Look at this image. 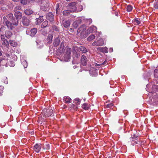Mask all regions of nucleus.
<instances>
[{
	"mask_svg": "<svg viewBox=\"0 0 158 158\" xmlns=\"http://www.w3.org/2000/svg\"><path fill=\"white\" fill-rule=\"evenodd\" d=\"M86 27L84 25H82L77 31V34L80 33V35L82 38H85L88 35L85 31Z\"/></svg>",
	"mask_w": 158,
	"mask_h": 158,
	"instance_id": "nucleus-1",
	"label": "nucleus"
},
{
	"mask_svg": "<svg viewBox=\"0 0 158 158\" xmlns=\"http://www.w3.org/2000/svg\"><path fill=\"white\" fill-rule=\"evenodd\" d=\"M0 39L2 45L8 48L9 45L7 40L5 39L3 34H2L1 35Z\"/></svg>",
	"mask_w": 158,
	"mask_h": 158,
	"instance_id": "nucleus-2",
	"label": "nucleus"
},
{
	"mask_svg": "<svg viewBox=\"0 0 158 158\" xmlns=\"http://www.w3.org/2000/svg\"><path fill=\"white\" fill-rule=\"evenodd\" d=\"M42 113L45 117H49L52 115V109H44L43 110Z\"/></svg>",
	"mask_w": 158,
	"mask_h": 158,
	"instance_id": "nucleus-3",
	"label": "nucleus"
},
{
	"mask_svg": "<svg viewBox=\"0 0 158 158\" xmlns=\"http://www.w3.org/2000/svg\"><path fill=\"white\" fill-rule=\"evenodd\" d=\"M3 19V23L4 24H5L9 29L12 30L13 29V26L12 23L10 22L7 19V18L6 16H4Z\"/></svg>",
	"mask_w": 158,
	"mask_h": 158,
	"instance_id": "nucleus-4",
	"label": "nucleus"
},
{
	"mask_svg": "<svg viewBox=\"0 0 158 158\" xmlns=\"http://www.w3.org/2000/svg\"><path fill=\"white\" fill-rule=\"evenodd\" d=\"M41 9L44 10H46V8L48 6V1L47 0H43L41 2Z\"/></svg>",
	"mask_w": 158,
	"mask_h": 158,
	"instance_id": "nucleus-5",
	"label": "nucleus"
},
{
	"mask_svg": "<svg viewBox=\"0 0 158 158\" xmlns=\"http://www.w3.org/2000/svg\"><path fill=\"white\" fill-rule=\"evenodd\" d=\"M22 22L23 25L25 26H28L30 23V21L25 16L22 17Z\"/></svg>",
	"mask_w": 158,
	"mask_h": 158,
	"instance_id": "nucleus-6",
	"label": "nucleus"
},
{
	"mask_svg": "<svg viewBox=\"0 0 158 158\" xmlns=\"http://www.w3.org/2000/svg\"><path fill=\"white\" fill-rule=\"evenodd\" d=\"M88 60L86 56L84 55H82L81 59V63L83 66L86 65L87 64Z\"/></svg>",
	"mask_w": 158,
	"mask_h": 158,
	"instance_id": "nucleus-7",
	"label": "nucleus"
},
{
	"mask_svg": "<svg viewBox=\"0 0 158 158\" xmlns=\"http://www.w3.org/2000/svg\"><path fill=\"white\" fill-rule=\"evenodd\" d=\"M37 32V30L35 28H33L31 29L30 31H26V33L27 34L30 35L31 36H34Z\"/></svg>",
	"mask_w": 158,
	"mask_h": 158,
	"instance_id": "nucleus-8",
	"label": "nucleus"
},
{
	"mask_svg": "<svg viewBox=\"0 0 158 158\" xmlns=\"http://www.w3.org/2000/svg\"><path fill=\"white\" fill-rule=\"evenodd\" d=\"M104 44V41L102 39L94 42L92 45L93 46H102Z\"/></svg>",
	"mask_w": 158,
	"mask_h": 158,
	"instance_id": "nucleus-9",
	"label": "nucleus"
},
{
	"mask_svg": "<svg viewBox=\"0 0 158 158\" xmlns=\"http://www.w3.org/2000/svg\"><path fill=\"white\" fill-rule=\"evenodd\" d=\"M137 137L135 135H133V136H132L130 138L131 143L132 145H135V144L138 143L139 142L138 140L136 139Z\"/></svg>",
	"mask_w": 158,
	"mask_h": 158,
	"instance_id": "nucleus-10",
	"label": "nucleus"
},
{
	"mask_svg": "<svg viewBox=\"0 0 158 158\" xmlns=\"http://www.w3.org/2000/svg\"><path fill=\"white\" fill-rule=\"evenodd\" d=\"M41 144L40 143H36L33 147V149L36 152H39L41 148Z\"/></svg>",
	"mask_w": 158,
	"mask_h": 158,
	"instance_id": "nucleus-11",
	"label": "nucleus"
},
{
	"mask_svg": "<svg viewBox=\"0 0 158 158\" xmlns=\"http://www.w3.org/2000/svg\"><path fill=\"white\" fill-rule=\"evenodd\" d=\"M71 52V49L69 48H66V53L65 55H67V58L66 60L68 61L70 58V54Z\"/></svg>",
	"mask_w": 158,
	"mask_h": 158,
	"instance_id": "nucleus-12",
	"label": "nucleus"
},
{
	"mask_svg": "<svg viewBox=\"0 0 158 158\" xmlns=\"http://www.w3.org/2000/svg\"><path fill=\"white\" fill-rule=\"evenodd\" d=\"M97 31V27L94 26H92L89 27L87 30V33L88 35L92 32H94Z\"/></svg>",
	"mask_w": 158,
	"mask_h": 158,
	"instance_id": "nucleus-13",
	"label": "nucleus"
},
{
	"mask_svg": "<svg viewBox=\"0 0 158 158\" xmlns=\"http://www.w3.org/2000/svg\"><path fill=\"white\" fill-rule=\"evenodd\" d=\"M75 5L76 3L75 2H72L70 4L69 6L70 9V10L71 12L76 11L77 10V7Z\"/></svg>",
	"mask_w": 158,
	"mask_h": 158,
	"instance_id": "nucleus-14",
	"label": "nucleus"
},
{
	"mask_svg": "<svg viewBox=\"0 0 158 158\" xmlns=\"http://www.w3.org/2000/svg\"><path fill=\"white\" fill-rule=\"evenodd\" d=\"M54 18V16L52 13L51 12L48 13L47 15L46 18L51 22L53 21Z\"/></svg>",
	"mask_w": 158,
	"mask_h": 158,
	"instance_id": "nucleus-15",
	"label": "nucleus"
},
{
	"mask_svg": "<svg viewBox=\"0 0 158 158\" xmlns=\"http://www.w3.org/2000/svg\"><path fill=\"white\" fill-rule=\"evenodd\" d=\"M62 24L63 26L65 28H67L69 26L70 24V21L69 20H63L62 21Z\"/></svg>",
	"mask_w": 158,
	"mask_h": 158,
	"instance_id": "nucleus-16",
	"label": "nucleus"
},
{
	"mask_svg": "<svg viewBox=\"0 0 158 158\" xmlns=\"http://www.w3.org/2000/svg\"><path fill=\"white\" fill-rule=\"evenodd\" d=\"M15 15L17 19H20L22 17V13L19 11L15 12Z\"/></svg>",
	"mask_w": 158,
	"mask_h": 158,
	"instance_id": "nucleus-17",
	"label": "nucleus"
},
{
	"mask_svg": "<svg viewBox=\"0 0 158 158\" xmlns=\"http://www.w3.org/2000/svg\"><path fill=\"white\" fill-rule=\"evenodd\" d=\"M60 42V38L58 37L54 40L53 44L54 46L57 47L59 45Z\"/></svg>",
	"mask_w": 158,
	"mask_h": 158,
	"instance_id": "nucleus-18",
	"label": "nucleus"
},
{
	"mask_svg": "<svg viewBox=\"0 0 158 158\" xmlns=\"http://www.w3.org/2000/svg\"><path fill=\"white\" fill-rule=\"evenodd\" d=\"M12 34L11 32L9 31H7L5 32V35L7 38L9 39L11 37Z\"/></svg>",
	"mask_w": 158,
	"mask_h": 158,
	"instance_id": "nucleus-19",
	"label": "nucleus"
},
{
	"mask_svg": "<svg viewBox=\"0 0 158 158\" xmlns=\"http://www.w3.org/2000/svg\"><path fill=\"white\" fill-rule=\"evenodd\" d=\"M53 36V35L52 34H49L47 39V41H48V43L49 44H50L52 43Z\"/></svg>",
	"mask_w": 158,
	"mask_h": 158,
	"instance_id": "nucleus-20",
	"label": "nucleus"
},
{
	"mask_svg": "<svg viewBox=\"0 0 158 158\" xmlns=\"http://www.w3.org/2000/svg\"><path fill=\"white\" fill-rule=\"evenodd\" d=\"M151 93H154L158 90V86L156 85H154L152 86V88Z\"/></svg>",
	"mask_w": 158,
	"mask_h": 158,
	"instance_id": "nucleus-21",
	"label": "nucleus"
},
{
	"mask_svg": "<svg viewBox=\"0 0 158 158\" xmlns=\"http://www.w3.org/2000/svg\"><path fill=\"white\" fill-rule=\"evenodd\" d=\"M25 14L28 15H30L33 13V11L29 9H26L24 10Z\"/></svg>",
	"mask_w": 158,
	"mask_h": 158,
	"instance_id": "nucleus-22",
	"label": "nucleus"
},
{
	"mask_svg": "<svg viewBox=\"0 0 158 158\" xmlns=\"http://www.w3.org/2000/svg\"><path fill=\"white\" fill-rule=\"evenodd\" d=\"M7 60H6V59H0V64L2 65H4V64L6 63V64L5 65V66L6 67H7V66L6 63H7Z\"/></svg>",
	"mask_w": 158,
	"mask_h": 158,
	"instance_id": "nucleus-23",
	"label": "nucleus"
},
{
	"mask_svg": "<svg viewBox=\"0 0 158 158\" xmlns=\"http://www.w3.org/2000/svg\"><path fill=\"white\" fill-rule=\"evenodd\" d=\"M12 24L13 25L17 26L18 24V19H15V18H13L12 20Z\"/></svg>",
	"mask_w": 158,
	"mask_h": 158,
	"instance_id": "nucleus-24",
	"label": "nucleus"
},
{
	"mask_svg": "<svg viewBox=\"0 0 158 158\" xmlns=\"http://www.w3.org/2000/svg\"><path fill=\"white\" fill-rule=\"evenodd\" d=\"M71 12L70 10H64L63 12V14L65 16H67Z\"/></svg>",
	"mask_w": 158,
	"mask_h": 158,
	"instance_id": "nucleus-25",
	"label": "nucleus"
},
{
	"mask_svg": "<svg viewBox=\"0 0 158 158\" xmlns=\"http://www.w3.org/2000/svg\"><path fill=\"white\" fill-rule=\"evenodd\" d=\"M9 44L11 46L14 47H15L17 46V43L13 40H10Z\"/></svg>",
	"mask_w": 158,
	"mask_h": 158,
	"instance_id": "nucleus-26",
	"label": "nucleus"
},
{
	"mask_svg": "<svg viewBox=\"0 0 158 158\" xmlns=\"http://www.w3.org/2000/svg\"><path fill=\"white\" fill-rule=\"evenodd\" d=\"M63 100L66 103H69L71 99L68 97H64L63 98Z\"/></svg>",
	"mask_w": 158,
	"mask_h": 158,
	"instance_id": "nucleus-27",
	"label": "nucleus"
},
{
	"mask_svg": "<svg viewBox=\"0 0 158 158\" xmlns=\"http://www.w3.org/2000/svg\"><path fill=\"white\" fill-rule=\"evenodd\" d=\"M82 108L85 110H87L89 108V105L86 103H85L82 105Z\"/></svg>",
	"mask_w": 158,
	"mask_h": 158,
	"instance_id": "nucleus-28",
	"label": "nucleus"
},
{
	"mask_svg": "<svg viewBox=\"0 0 158 158\" xmlns=\"http://www.w3.org/2000/svg\"><path fill=\"white\" fill-rule=\"evenodd\" d=\"M154 75L155 78L158 80V69H156L155 70L154 73Z\"/></svg>",
	"mask_w": 158,
	"mask_h": 158,
	"instance_id": "nucleus-29",
	"label": "nucleus"
},
{
	"mask_svg": "<svg viewBox=\"0 0 158 158\" xmlns=\"http://www.w3.org/2000/svg\"><path fill=\"white\" fill-rule=\"evenodd\" d=\"M79 49L83 53H86L87 52L86 49L83 46H81L79 48Z\"/></svg>",
	"mask_w": 158,
	"mask_h": 158,
	"instance_id": "nucleus-30",
	"label": "nucleus"
},
{
	"mask_svg": "<svg viewBox=\"0 0 158 158\" xmlns=\"http://www.w3.org/2000/svg\"><path fill=\"white\" fill-rule=\"evenodd\" d=\"M48 24V21H45L44 22L41 26V28H44L47 27Z\"/></svg>",
	"mask_w": 158,
	"mask_h": 158,
	"instance_id": "nucleus-31",
	"label": "nucleus"
},
{
	"mask_svg": "<svg viewBox=\"0 0 158 158\" xmlns=\"http://www.w3.org/2000/svg\"><path fill=\"white\" fill-rule=\"evenodd\" d=\"M6 17L7 18V19L9 20H11L14 18L13 14L11 13L8 14Z\"/></svg>",
	"mask_w": 158,
	"mask_h": 158,
	"instance_id": "nucleus-32",
	"label": "nucleus"
},
{
	"mask_svg": "<svg viewBox=\"0 0 158 158\" xmlns=\"http://www.w3.org/2000/svg\"><path fill=\"white\" fill-rule=\"evenodd\" d=\"M95 38V36L94 35H91L87 38L88 41H90L94 39Z\"/></svg>",
	"mask_w": 158,
	"mask_h": 158,
	"instance_id": "nucleus-33",
	"label": "nucleus"
},
{
	"mask_svg": "<svg viewBox=\"0 0 158 158\" xmlns=\"http://www.w3.org/2000/svg\"><path fill=\"white\" fill-rule=\"evenodd\" d=\"M132 6L130 5H129L127 7V10L128 12H130L132 10Z\"/></svg>",
	"mask_w": 158,
	"mask_h": 158,
	"instance_id": "nucleus-34",
	"label": "nucleus"
},
{
	"mask_svg": "<svg viewBox=\"0 0 158 158\" xmlns=\"http://www.w3.org/2000/svg\"><path fill=\"white\" fill-rule=\"evenodd\" d=\"M43 16H40L39 18L37 19V24L38 25L40 23L43 21Z\"/></svg>",
	"mask_w": 158,
	"mask_h": 158,
	"instance_id": "nucleus-35",
	"label": "nucleus"
},
{
	"mask_svg": "<svg viewBox=\"0 0 158 158\" xmlns=\"http://www.w3.org/2000/svg\"><path fill=\"white\" fill-rule=\"evenodd\" d=\"M154 7L156 9H158V0H156L154 4Z\"/></svg>",
	"mask_w": 158,
	"mask_h": 158,
	"instance_id": "nucleus-36",
	"label": "nucleus"
},
{
	"mask_svg": "<svg viewBox=\"0 0 158 158\" xmlns=\"http://www.w3.org/2000/svg\"><path fill=\"white\" fill-rule=\"evenodd\" d=\"M79 24V22H74L73 23V26L74 27L76 28L78 26Z\"/></svg>",
	"mask_w": 158,
	"mask_h": 158,
	"instance_id": "nucleus-37",
	"label": "nucleus"
},
{
	"mask_svg": "<svg viewBox=\"0 0 158 158\" xmlns=\"http://www.w3.org/2000/svg\"><path fill=\"white\" fill-rule=\"evenodd\" d=\"M102 52H105L106 53H107L108 52V48L107 47H102Z\"/></svg>",
	"mask_w": 158,
	"mask_h": 158,
	"instance_id": "nucleus-38",
	"label": "nucleus"
},
{
	"mask_svg": "<svg viewBox=\"0 0 158 158\" xmlns=\"http://www.w3.org/2000/svg\"><path fill=\"white\" fill-rule=\"evenodd\" d=\"M134 23L135 25H138L139 24L140 22L138 19H136L134 20Z\"/></svg>",
	"mask_w": 158,
	"mask_h": 158,
	"instance_id": "nucleus-39",
	"label": "nucleus"
},
{
	"mask_svg": "<svg viewBox=\"0 0 158 158\" xmlns=\"http://www.w3.org/2000/svg\"><path fill=\"white\" fill-rule=\"evenodd\" d=\"M23 64L24 68H26L27 67V63L26 60H24L23 61Z\"/></svg>",
	"mask_w": 158,
	"mask_h": 158,
	"instance_id": "nucleus-40",
	"label": "nucleus"
},
{
	"mask_svg": "<svg viewBox=\"0 0 158 158\" xmlns=\"http://www.w3.org/2000/svg\"><path fill=\"white\" fill-rule=\"evenodd\" d=\"M21 7L19 6H18L15 7L14 9V11L15 12L17 11V10H20L21 9Z\"/></svg>",
	"mask_w": 158,
	"mask_h": 158,
	"instance_id": "nucleus-41",
	"label": "nucleus"
},
{
	"mask_svg": "<svg viewBox=\"0 0 158 158\" xmlns=\"http://www.w3.org/2000/svg\"><path fill=\"white\" fill-rule=\"evenodd\" d=\"M56 10L57 14H58L59 12V4H57L56 5Z\"/></svg>",
	"mask_w": 158,
	"mask_h": 158,
	"instance_id": "nucleus-42",
	"label": "nucleus"
},
{
	"mask_svg": "<svg viewBox=\"0 0 158 158\" xmlns=\"http://www.w3.org/2000/svg\"><path fill=\"white\" fill-rule=\"evenodd\" d=\"M5 29L6 27H4L3 26H2L0 29V31H1L3 33V32L5 31Z\"/></svg>",
	"mask_w": 158,
	"mask_h": 158,
	"instance_id": "nucleus-43",
	"label": "nucleus"
},
{
	"mask_svg": "<svg viewBox=\"0 0 158 158\" xmlns=\"http://www.w3.org/2000/svg\"><path fill=\"white\" fill-rule=\"evenodd\" d=\"M75 103L79 104L80 102V100L79 98H76L74 99Z\"/></svg>",
	"mask_w": 158,
	"mask_h": 158,
	"instance_id": "nucleus-44",
	"label": "nucleus"
},
{
	"mask_svg": "<svg viewBox=\"0 0 158 158\" xmlns=\"http://www.w3.org/2000/svg\"><path fill=\"white\" fill-rule=\"evenodd\" d=\"M21 3L23 5H26L27 3V0H20Z\"/></svg>",
	"mask_w": 158,
	"mask_h": 158,
	"instance_id": "nucleus-45",
	"label": "nucleus"
},
{
	"mask_svg": "<svg viewBox=\"0 0 158 158\" xmlns=\"http://www.w3.org/2000/svg\"><path fill=\"white\" fill-rule=\"evenodd\" d=\"M113 106V103H111L106 105V107H107L108 108H111V107Z\"/></svg>",
	"mask_w": 158,
	"mask_h": 158,
	"instance_id": "nucleus-46",
	"label": "nucleus"
},
{
	"mask_svg": "<svg viewBox=\"0 0 158 158\" xmlns=\"http://www.w3.org/2000/svg\"><path fill=\"white\" fill-rule=\"evenodd\" d=\"M52 28L53 30H55L56 31H59L58 28H57V27L55 26H52Z\"/></svg>",
	"mask_w": 158,
	"mask_h": 158,
	"instance_id": "nucleus-47",
	"label": "nucleus"
},
{
	"mask_svg": "<svg viewBox=\"0 0 158 158\" xmlns=\"http://www.w3.org/2000/svg\"><path fill=\"white\" fill-rule=\"evenodd\" d=\"M45 145L46 147L45 148L47 150H49L50 149V145L48 144H46Z\"/></svg>",
	"mask_w": 158,
	"mask_h": 158,
	"instance_id": "nucleus-48",
	"label": "nucleus"
},
{
	"mask_svg": "<svg viewBox=\"0 0 158 158\" xmlns=\"http://www.w3.org/2000/svg\"><path fill=\"white\" fill-rule=\"evenodd\" d=\"M64 43L63 42H62L61 44V45H60V48H61V49L63 50L64 49Z\"/></svg>",
	"mask_w": 158,
	"mask_h": 158,
	"instance_id": "nucleus-49",
	"label": "nucleus"
},
{
	"mask_svg": "<svg viewBox=\"0 0 158 158\" xmlns=\"http://www.w3.org/2000/svg\"><path fill=\"white\" fill-rule=\"evenodd\" d=\"M67 58V55H65L64 56V59L65 61H68L66 60V59Z\"/></svg>",
	"mask_w": 158,
	"mask_h": 158,
	"instance_id": "nucleus-50",
	"label": "nucleus"
},
{
	"mask_svg": "<svg viewBox=\"0 0 158 158\" xmlns=\"http://www.w3.org/2000/svg\"><path fill=\"white\" fill-rule=\"evenodd\" d=\"M102 47H98L97 48V49L98 50V51H100V52H102Z\"/></svg>",
	"mask_w": 158,
	"mask_h": 158,
	"instance_id": "nucleus-51",
	"label": "nucleus"
},
{
	"mask_svg": "<svg viewBox=\"0 0 158 158\" xmlns=\"http://www.w3.org/2000/svg\"><path fill=\"white\" fill-rule=\"evenodd\" d=\"M106 61H105L104 62H103V63L98 64V65H99V66H100L101 65H104L106 64Z\"/></svg>",
	"mask_w": 158,
	"mask_h": 158,
	"instance_id": "nucleus-52",
	"label": "nucleus"
},
{
	"mask_svg": "<svg viewBox=\"0 0 158 158\" xmlns=\"http://www.w3.org/2000/svg\"><path fill=\"white\" fill-rule=\"evenodd\" d=\"M72 107L74 109H76L77 108V107H76L74 105L72 104Z\"/></svg>",
	"mask_w": 158,
	"mask_h": 158,
	"instance_id": "nucleus-53",
	"label": "nucleus"
},
{
	"mask_svg": "<svg viewBox=\"0 0 158 158\" xmlns=\"http://www.w3.org/2000/svg\"><path fill=\"white\" fill-rule=\"evenodd\" d=\"M47 33V31H44V32H42V34L44 35H46Z\"/></svg>",
	"mask_w": 158,
	"mask_h": 158,
	"instance_id": "nucleus-54",
	"label": "nucleus"
},
{
	"mask_svg": "<svg viewBox=\"0 0 158 158\" xmlns=\"http://www.w3.org/2000/svg\"><path fill=\"white\" fill-rule=\"evenodd\" d=\"M4 89V87L2 86H0V90L2 91L3 89Z\"/></svg>",
	"mask_w": 158,
	"mask_h": 158,
	"instance_id": "nucleus-55",
	"label": "nucleus"
},
{
	"mask_svg": "<svg viewBox=\"0 0 158 158\" xmlns=\"http://www.w3.org/2000/svg\"><path fill=\"white\" fill-rule=\"evenodd\" d=\"M4 3V2L2 1L1 0L0 1V4H3Z\"/></svg>",
	"mask_w": 158,
	"mask_h": 158,
	"instance_id": "nucleus-56",
	"label": "nucleus"
},
{
	"mask_svg": "<svg viewBox=\"0 0 158 158\" xmlns=\"http://www.w3.org/2000/svg\"><path fill=\"white\" fill-rule=\"evenodd\" d=\"M109 51L111 52H112L113 51V48H110L109 49Z\"/></svg>",
	"mask_w": 158,
	"mask_h": 158,
	"instance_id": "nucleus-57",
	"label": "nucleus"
},
{
	"mask_svg": "<svg viewBox=\"0 0 158 158\" xmlns=\"http://www.w3.org/2000/svg\"><path fill=\"white\" fill-rule=\"evenodd\" d=\"M15 65V64L14 62H12V64L11 66L13 67Z\"/></svg>",
	"mask_w": 158,
	"mask_h": 158,
	"instance_id": "nucleus-58",
	"label": "nucleus"
},
{
	"mask_svg": "<svg viewBox=\"0 0 158 158\" xmlns=\"http://www.w3.org/2000/svg\"><path fill=\"white\" fill-rule=\"evenodd\" d=\"M155 98H156L157 99V100L158 101V94H156V96L155 97Z\"/></svg>",
	"mask_w": 158,
	"mask_h": 158,
	"instance_id": "nucleus-59",
	"label": "nucleus"
},
{
	"mask_svg": "<svg viewBox=\"0 0 158 158\" xmlns=\"http://www.w3.org/2000/svg\"><path fill=\"white\" fill-rule=\"evenodd\" d=\"M2 93H3V91H2V90H0V96L2 95Z\"/></svg>",
	"mask_w": 158,
	"mask_h": 158,
	"instance_id": "nucleus-60",
	"label": "nucleus"
},
{
	"mask_svg": "<svg viewBox=\"0 0 158 158\" xmlns=\"http://www.w3.org/2000/svg\"><path fill=\"white\" fill-rule=\"evenodd\" d=\"M3 156L2 154H0V158H2Z\"/></svg>",
	"mask_w": 158,
	"mask_h": 158,
	"instance_id": "nucleus-61",
	"label": "nucleus"
},
{
	"mask_svg": "<svg viewBox=\"0 0 158 158\" xmlns=\"http://www.w3.org/2000/svg\"><path fill=\"white\" fill-rule=\"evenodd\" d=\"M2 51L1 50H0V56H1L2 55Z\"/></svg>",
	"mask_w": 158,
	"mask_h": 158,
	"instance_id": "nucleus-62",
	"label": "nucleus"
},
{
	"mask_svg": "<svg viewBox=\"0 0 158 158\" xmlns=\"http://www.w3.org/2000/svg\"><path fill=\"white\" fill-rule=\"evenodd\" d=\"M93 70H94V73H95V72H96V69H93Z\"/></svg>",
	"mask_w": 158,
	"mask_h": 158,
	"instance_id": "nucleus-63",
	"label": "nucleus"
},
{
	"mask_svg": "<svg viewBox=\"0 0 158 158\" xmlns=\"http://www.w3.org/2000/svg\"><path fill=\"white\" fill-rule=\"evenodd\" d=\"M91 72V69H90L89 71V73H90V74H92Z\"/></svg>",
	"mask_w": 158,
	"mask_h": 158,
	"instance_id": "nucleus-64",
	"label": "nucleus"
}]
</instances>
